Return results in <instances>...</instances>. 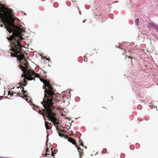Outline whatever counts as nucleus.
<instances>
[{
    "label": "nucleus",
    "instance_id": "18",
    "mask_svg": "<svg viewBox=\"0 0 158 158\" xmlns=\"http://www.w3.org/2000/svg\"><path fill=\"white\" fill-rule=\"evenodd\" d=\"M52 156H54V155L52 154Z\"/></svg>",
    "mask_w": 158,
    "mask_h": 158
},
{
    "label": "nucleus",
    "instance_id": "10",
    "mask_svg": "<svg viewBox=\"0 0 158 158\" xmlns=\"http://www.w3.org/2000/svg\"><path fill=\"white\" fill-rule=\"evenodd\" d=\"M44 58H46V60H49V59H47V58H46L45 57H44Z\"/></svg>",
    "mask_w": 158,
    "mask_h": 158
},
{
    "label": "nucleus",
    "instance_id": "5",
    "mask_svg": "<svg viewBox=\"0 0 158 158\" xmlns=\"http://www.w3.org/2000/svg\"><path fill=\"white\" fill-rule=\"evenodd\" d=\"M135 22L136 24L138 25L139 23V19L138 18H137L135 20Z\"/></svg>",
    "mask_w": 158,
    "mask_h": 158
},
{
    "label": "nucleus",
    "instance_id": "11",
    "mask_svg": "<svg viewBox=\"0 0 158 158\" xmlns=\"http://www.w3.org/2000/svg\"><path fill=\"white\" fill-rule=\"evenodd\" d=\"M2 97H3L2 96H0V100L1 99Z\"/></svg>",
    "mask_w": 158,
    "mask_h": 158
},
{
    "label": "nucleus",
    "instance_id": "7",
    "mask_svg": "<svg viewBox=\"0 0 158 158\" xmlns=\"http://www.w3.org/2000/svg\"><path fill=\"white\" fill-rule=\"evenodd\" d=\"M8 95H10L11 96H13L14 95V93H13L11 94H10V92H8Z\"/></svg>",
    "mask_w": 158,
    "mask_h": 158
},
{
    "label": "nucleus",
    "instance_id": "6",
    "mask_svg": "<svg viewBox=\"0 0 158 158\" xmlns=\"http://www.w3.org/2000/svg\"><path fill=\"white\" fill-rule=\"evenodd\" d=\"M45 127L46 128V129H49L47 127V124L46 123H45Z\"/></svg>",
    "mask_w": 158,
    "mask_h": 158
},
{
    "label": "nucleus",
    "instance_id": "12",
    "mask_svg": "<svg viewBox=\"0 0 158 158\" xmlns=\"http://www.w3.org/2000/svg\"><path fill=\"white\" fill-rule=\"evenodd\" d=\"M27 95H24V97H23V98H24V97H27Z\"/></svg>",
    "mask_w": 158,
    "mask_h": 158
},
{
    "label": "nucleus",
    "instance_id": "15",
    "mask_svg": "<svg viewBox=\"0 0 158 158\" xmlns=\"http://www.w3.org/2000/svg\"><path fill=\"white\" fill-rule=\"evenodd\" d=\"M23 92L24 93H25L26 92V91H24L23 90Z\"/></svg>",
    "mask_w": 158,
    "mask_h": 158
},
{
    "label": "nucleus",
    "instance_id": "21",
    "mask_svg": "<svg viewBox=\"0 0 158 158\" xmlns=\"http://www.w3.org/2000/svg\"><path fill=\"white\" fill-rule=\"evenodd\" d=\"M25 81H26V80H24V82H25Z\"/></svg>",
    "mask_w": 158,
    "mask_h": 158
},
{
    "label": "nucleus",
    "instance_id": "16",
    "mask_svg": "<svg viewBox=\"0 0 158 158\" xmlns=\"http://www.w3.org/2000/svg\"><path fill=\"white\" fill-rule=\"evenodd\" d=\"M81 145L82 146H83V144H81Z\"/></svg>",
    "mask_w": 158,
    "mask_h": 158
},
{
    "label": "nucleus",
    "instance_id": "4",
    "mask_svg": "<svg viewBox=\"0 0 158 158\" xmlns=\"http://www.w3.org/2000/svg\"><path fill=\"white\" fill-rule=\"evenodd\" d=\"M68 141L73 144H74L76 143L73 139L71 138H69L68 139Z\"/></svg>",
    "mask_w": 158,
    "mask_h": 158
},
{
    "label": "nucleus",
    "instance_id": "20",
    "mask_svg": "<svg viewBox=\"0 0 158 158\" xmlns=\"http://www.w3.org/2000/svg\"><path fill=\"white\" fill-rule=\"evenodd\" d=\"M156 108V107H154V108Z\"/></svg>",
    "mask_w": 158,
    "mask_h": 158
},
{
    "label": "nucleus",
    "instance_id": "14",
    "mask_svg": "<svg viewBox=\"0 0 158 158\" xmlns=\"http://www.w3.org/2000/svg\"><path fill=\"white\" fill-rule=\"evenodd\" d=\"M0 27H3V26H2V25H0Z\"/></svg>",
    "mask_w": 158,
    "mask_h": 158
},
{
    "label": "nucleus",
    "instance_id": "13",
    "mask_svg": "<svg viewBox=\"0 0 158 158\" xmlns=\"http://www.w3.org/2000/svg\"><path fill=\"white\" fill-rule=\"evenodd\" d=\"M73 2H76V0H71Z\"/></svg>",
    "mask_w": 158,
    "mask_h": 158
},
{
    "label": "nucleus",
    "instance_id": "9",
    "mask_svg": "<svg viewBox=\"0 0 158 158\" xmlns=\"http://www.w3.org/2000/svg\"><path fill=\"white\" fill-rule=\"evenodd\" d=\"M40 113H41V114H42L43 116V117L44 118V119H45V118H44V115H43V113L42 112H41V111H40Z\"/></svg>",
    "mask_w": 158,
    "mask_h": 158
},
{
    "label": "nucleus",
    "instance_id": "19",
    "mask_svg": "<svg viewBox=\"0 0 158 158\" xmlns=\"http://www.w3.org/2000/svg\"><path fill=\"white\" fill-rule=\"evenodd\" d=\"M84 22H85V21H84L83 22V23H84Z\"/></svg>",
    "mask_w": 158,
    "mask_h": 158
},
{
    "label": "nucleus",
    "instance_id": "17",
    "mask_svg": "<svg viewBox=\"0 0 158 158\" xmlns=\"http://www.w3.org/2000/svg\"><path fill=\"white\" fill-rule=\"evenodd\" d=\"M25 99L26 100V101L27 102V99Z\"/></svg>",
    "mask_w": 158,
    "mask_h": 158
},
{
    "label": "nucleus",
    "instance_id": "8",
    "mask_svg": "<svg viewBox=\"0 0 158 158\" xmlns=\"http://www.w3.org/2000/svg\"><path fill=\"white\" fill-rule=\"evenodd\" d=\"M59 135L60 137H62V136L63 135L61 134H59Z\"/></svg>",
    "mask_w": 158,
    "mask_h": 158
},
{
    "label": "nucleus",
    "instance_id": "1",
    "mask_svg": "<svg viewBox=\"0 0 158 158\" xmlns=\"http://www.w3.org/2000/svg\"><path fill=\"white\" fill-rule=\"evenodd\" d=\"M11 13V11L4 13L2 17L5 28L9 33L12 32V35L7 38L8 40L10 41L11 47L10 50L16 54V57L19 60L21 64L25 65V67L22 65L19 66V68L24 73L23 77L28 80H32L34 77H37V74L28 69L24 55L21 52L22 47L20 44L19 40H22L21 35L24 31L15 25V20L12 17Z\"/></svg>",
    "mask_w": 158,
    "mask_h": 158
},
{
    "label": "nucleus",
    "instance_id": "2",
    "mask_svg": "<svg viewBox=\"0 0 158 158\" xmlns=\"http://www.w3.org/2000/svg\"><path fill=\"white\" fill-rule=\"evenodd\" d=\"M40 81L45 85V89L44 91L45 96L43 102L41 104L45 109H42L46 117L48 118V120L52 122L56 127V130L58 131L57 124L56 123V118L55 117V114L52 112V110L53 107L52 106V100L55 94L52 91L53 88L50 85L49 81L47 80H43L40 78Z\"/></svg>",
    "mask_w": 158,
    "mask_h": 158
},
{
    "label": "nucleus",
    "instance_id": "3",
    "mask_svg": "<svg viewBox=\"0 0 158 158\" xmlns=\"http://www.w3.org/2000/svg\"><path fill=\"white\" fill-rule=\"evenodd\" d=\"M149 25H150V27H154L158 31V26H157L156 24H154L153 23L150 24Z\"/></svg>",
    "mask_w": 158,
    "mask_h": 158
}]
</instances>
